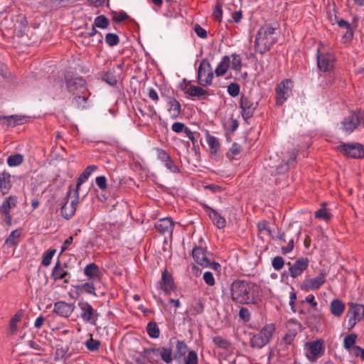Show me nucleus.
Here are the masks:
<instances>
[{
  "label": "nucleus",
  "instance_id": "f257e3e1",
  "mask_svg": "<svg viewBox=\"0 0 364 364\" xmlns=\"http://www.w3.org/2000/svg\"><path fill=\"white\" fill-rule=\"evenodd\" d=\"M232 301L237 304H254L259 299L257 286L245 280H235L230 286Z\"/></svg>",
  "mask_w": 364,
  "mask_h": 364
},
{
  "label": "nucleus",
  "instance_id": "f03ea898",
  "mask_svg": "<svg viewBox=\"0 0 364 364\" xmlns=\"http://www.w3.org/2000/svg\"><path fill=\"white\" fill-rule=\"evenodd\" d=\"M278 26L269 24L262 26L257 31L255 41V50L256 52L264 54L269 51L272 46L277 41L276 31Z\"/></svg>",
  "mask_w": 364,
  "mask_h": 364
},
{
  "label": "nucleus",
  "instance_id": "7ed1b4c3",
  "mask_svg": "<svg viewBox=\"0 0 364 364\" xmlns=\"http://www.w3.org/2000/svg\"><path fill=\"white\" fill-rule=\"evenodd\" d=\"M274 331L275 326L273 323L265 325L258 333L251 336L250 341V346L253 348H262L269 343Z\"/></svg>",
  "mask_w": 364,
  "mask_h": 364
},
{
  "label": "nucleus",
  "instance_id": "20e7f679",
  "mask_svg": "<svg viewBox=\"0 0 364 364\" xmlns=\"http://www.w3.org/2000/svg\"><path fill=\"white\" fill-rule=\"evenodd\" d=\"M364 127V112H351L341 123V127L346 133H351L359 127Z\"/></svg>",
  "mask_w": 364,
  "mask_h": 364
},
{
  "label": "nucleus",
  "instance_id": "39448f33",
  "mask_svg": "<svg viewBox=\"0 0 364 364\" xmlns=\"http://www.w3.org/2000/svg\"><path fill=\"white\" fill-rule=\"evenodd\" d=\"M77 306L80 311L79 317L85 323L95 326L100 316L98 311L85 301H80Z\"/></svg>",
  "mask_w": 364,
  "mask_h": 364
},
{
  "label": "nucleus",
  "instance_id": "423d86ee",
  "mask_svg": "<svg viewBox=\"0 0 364 364\" xmlns=\"http://www.w3.org/2000/svg\"><path fill=\"white\" fill-rule=\"evenodd\" d=\"M213 71L208 60L203 59L200 63L197 72V80L199 85L203 87L212 84Z\"/></svg>",
  "mask_w": 364,
  "mask_h": 364
},
{
  "label": "nucleus",
  "instance_id": "0eeeda50",
  "mask_svg": "<svg viewBox=\"0 0 364 364\" xmlns=\"http://www.w3.org/2000/svg\"><path fill=\"white\" fill-rule=\"evenodd\" d=\"M364 318V306L360 304H352L347 312V328L351 330Z\"/></svg>",
  "mask_w": 364,
  "mask_h": 364
},
{
  "label": "nucleus",
  "instance_id": "6e6552de",
  "mask_svg": "<svg viewBox=\"0 0 364 364\" xmlns=\"http://www.w3.org/2000/svg\"><path fill=\"white\" fill-rule=\"evenodd\" d=\"M334 57L333 54L326 50L324 46H320L317 50V65L318 68L326 72L333 66Z\"/></svg>",
  "mask_w": 364,
  "mask_h": 364
},
{
  "label": "nucleus",
  "instance_id": "1a4fd4ad",
  "mask_svg": "<svg viewBox=\"0 0 364 364\" xmlns=\"http://www.w3.org/2000/svg\"><path fill=\"white\" fill-rule=\"evenodd\" d=\"M293 82L285 79L279 82L276 88V105L280 106L284 103L291 93Z\"/></svg>",
  "mask_w": 364,
  "mask_h": 364
},
{
  "label": "nucleus",
  "instance_id": "9d476101",
  "mask_svg": "<svg viewBox=\"0 0 364 364\" xmlns=\"http://www.w3.org/2000/svg\"><path fill=\"white\" fill-rule=\"evenodd\" d=\"M18 204V198L16 196H8L4 198L1 206L0 212L4 215L6 224H11V216L10 213Z\"/></svg>",
  "mask_w": 364,
  "mask_h": 364
},
{
  "label": "nucleus",
  "instance_id": "9b49d317",
  "mask_svg": "<svg viewBox=\"0 0 364 364\" xmlns=\"http://www.w3.org/2000/svg\"><path fill=\"white\" fill-rule=\"evenodd\" d=\"M326 274L321 272L314 278L305 279L301 284V289L306 291L318 289L326 282Z\"/></svg>",
  "mask_w": 364,
  "mask_h": 364
},
{
  "label": "nucleus",
  "instance_id": "f8f14e48",
  "mask_svg": "<svg viewBox=\"0 0 364 364\" xmlns=\"http://www.w3.org/2000/svg\"><path fill=\"white\" fill-rule=\"evenodd\" d=\"M338 149L345 155L351 158H364V147L360 144H344L340 145Z\"/></svg>",
  "mask_w": 364,
  "mask_h": 364
},
{
  "label": "nucleus",
  "instance_id": "ddd939ff",
  "mask_svg": "<svg viewBox=\"0 0 364 364\" xmlns=\"http://www.w3.org/2000/svg\"><path fill=\"white\" fill-rule=\"evenodd\" d=\"M74 196L70 203L68 199H66V203L60 208V214L66 219L72 218L75 213L77 205L79 203V193L78 191H74Z\"/></svg>",
  "mask_w": 364,
  "mask_h": 364
},
{
  "label": "nucleus",
  "instance_id": "4468645a",
  "mask_svg": "<svg viewBox=\"0 0 364 364\" xmlns=\"http://www.w3.org/2000/svg\"><path fill=\"white\" fill-rule=\"evenodd\" d=\"M159 289H161L166 295H168L176 290V285L172 276L165 269L161 275L159 283Z\"/></svg>",
  "mask_w": 364,
  "mask_h": 364
},
{
  "label": "nucleus",
  "instance_id": "2eb2a0df",
  "mask_svg": "<svg viewBox=\"0 0 364 364\" xmlns=\"http://www.w3.org/2000/svg\"><path fill=\"white\" fill-rule=\"evenodd\" d=\"M288 265H289V273L291 277L296 278L307 269L309 266V259L306 257H300L297 259L293 264H291V263L289 262Z\"/></svg>",
  "mask_w": 364,
  "mask_h": 364
},
{
  "label": "nucleus",
  "instance_id": "dca6fc26",
  "mask_svg": "<svg viewBox=\"0 0 364 364\" xmlns=\"http://www.w3.org/2000/svg\"><path fill=\"white\" fill-rule=\"evenodd\" d=\"M66 268V264H61L59 261H58L55 263L51 273L52 279L55 281L63 279L65 283H69L70 276Z\"/></svg>",
  "mask_w": 364,
  "mask_h": 364
},
{
  "label": "nucleus",
  "instance_id": "f3484780",
  "mask_svg": "<svg viewBox=\"0 0 364 364\" xmlns=\"http://www.w3.org/2000/svg\"><path fill=\"white\" fill-rule=\"evenodd\" d=\"M307 349L306 356L310 361H315L317 358L322 354L323 342L321 341H314L306 344Z\"/></svg>",
  "mask_w": 364,
  "mask_h": 364
},
{
  "label": "nucleus",
  "instance_id": "a211bd4d",
  "mask_svg": "<svg viewBox=\"0 0 364 364\" xmlns=\"http://www.w3.org/2000/svg\"><path fill=\"white\" fill-rule=\"evenodd\" d=\"M294 338L295 334H287L283 338V340L278 343L277 348L279 356L285 357L290 353L292 350V343Z\"/></svg>",
  "mask_w": 364,
  "mask_h": 364
},
{
  "label": "nucleus",
  "instance_id": "6ab92c4d",
  "mask_svg": "<svg viewBox=\"0 0 364 364\" xmlns=\"http://www.w3.org/2000/svg\"><path fill=\"white\" fill-rule=\"evenodd\" d=\"M192 256L195 262L203 267L208 265V258L211 257L212 254L202 247H196L193 249Z\"/></svg>",
  "mask_w": 364,
  "mask_h": 364
},
{
  "label": "nucleus",
  "instance_id": "aec40b11",
  "mask_svg": "<svg viewBox=\"0 0 364 364\" xmlns=\"http://www.w3.org/2000/svg\"><path fill=\"white\" fill-rule=\"evenodd\" d=\"M75 306L72 304L60 301L54 304L53 312L60 316L68 318L73 314Z\"/></svg>",
  "mask_w": 364,
  "mask_h": 364
},
{
  "label": "nucleus",
  "instance_id": "412c9836",
  "mask_svg": "<svg viewBox=\"0 0 364 364\" xmlns=\"http://www.w3.org/2000/svg\"><path fill=\"white\" fill-rule=\"evenodd\" d=\"M257 103L250 100L248 97L242 95L240 99V107L242 111V117L246 119L250 118L257 107Z\"/></svg>",
  "mask_w": 364,
  "mask_h": 364
},
{
  "label": "nucleus",
  "instance_id": "4be33fe9",
  "mask_svg": "<svg viewBox=\"0 0 364 364\" xmlns=\"http://www.w3.org/2000/svg\"><path fill=\"white\" fill-rule=\"evenodd\" d=\"M84 274L90 281L95 282H100L101 281V271L98 266L95 263H90L85 267Z\"/></svg>",
  "mask_w": 364,
  "mask_h": 364
},
{
  "label": "nucleus",
  "instance_id": "5701e85b",
  "mask_svg": "<svg viewBox=\"0 0 364 364\" xmlns=\"http://www.w3.org/2000/svg\"><path fill=\"white\" fill-rule=\"evenodd\" d=\"M167 110L172 119L177 118L181 112V106L180 102L173 97H166V98Z\"/></svg>",
  "mask_w": 364,
  "mask_h": 364
},
{
  "label": "nucleus",
  "instance_id": "b1692460",
  "mask_svg": "<svg viewBox=\"0 0 364 364\" xmlns=\"http://www.w3.org/2000/svg\"><path fill=\"white\" fill-rule=\"evenodd\" d=\"M173 221L168 218H164L159 220L155 223V228L162 234H167L171 236L173 232Z\"/></svg>",
  "mask_w": 364,
  "mask_h": 364
},
{
  "label": "nucleus",
  "instance_id": "393cba45",
  "mask_svg": "<svg viewBox=\"0 0 364 364\" xmlns=\"http://www.w3.org/2000/svg\"><path fill=\"white\" fill-rule=\"evenodd\" d=\"M97 169V167L95 165L88 166L77 178L76 188L74 191H78L79 192L81 185L85 181H86L88 179V178L92 175V173H94Z\"/></svg>",
  "mask_w": 364,
  "mask_h": 364
},
{
  "label": "nucleus",
  "instance_id": "a878e982",
  "mask_svg": "<svg viewBox=\"0 0 364 364\" xmlns=\"http://www.w3.org/2000/svg\"><path fill=\"white\" fill-rule=\"evenodd\" d=\"M346 309L345 304L338 299H333L330 304V311L334 316L340 317L342 316Z\"/></svg>",
  "mask_w": 364,
  "mask_h": 364
},
{
  "label": "nucleus",
  "instance_id": "bb28decb",
  "mask_svg": "<svg viewBox=\"0 0 364 364\" xmlns=\"http://www.w3.org/2000/svg\"><path fill=\"white\" fill-rule=\"evenodd\" d=\"M296 153L294 151H292L289 154V159L288 161H284V164H281L274 166L275 173L279 174L286 173L289 168V164L291 162H294L296 160ZM272 167L274 168V166Z\"/></svg>",
  "mask_w": 364,
  "mask_h": 364
},
{
  "label": "nucleus",
  "instance_id": "cd10ccee",
  "mask_svg": "<svg viewBox=\"0 0 364 364\" xmlns=\"http://www.w3.org/2000/svg\"><path fill=\"white\" fill-rule=\"evenodd\" d=\"M205 140L210 148V153L212 154H216L219 151L220 146L218 139L207 132L205 134Z\"/></svg>",
  "mask_w": 364,
  "mask_h": 364
},
{
  "label": "nucleus",
  "instance_id": "c85d7f7f",
  "mask_svg": "<svg viewBox=\"0 0 364 364\" xmlns=\"http://www.w3.org/2000/svg\"><path fill=\"white\" fill-rule=\"evenodd\" d=\"M97 282L93 281L87 282L75 286V289L78 291L85 292L91 295H96L95 284Z\"/></svg>",
  "mask_w": 364,
  "mask_h": 364
},
{
  "label": "nucleus",
  "instance_id": "c756f323",
  "mask_svg": "<svg viewBox=\"0 0 364 364\" xmlns=\"http://www.w3.org/2000/svg\"><path fill=\"white\" fill-rule=\"evenodd\" d=\"M230 64V58L228 55L223 57L221 61L219 63L215 68V74L217 76H223L227 72Z\"/></svg>",
  "mask_w": 364,
  "mask_h": 364
},
{
  "label": "nucleus",
  "instance_id": "7c9ffc66",
  "mask_svg": "<svg viewBox=\"0 0 364 364\" xmlns=\"http://www.w3.org/2000/svg\"><path fill=\"white\" fill-rule=\"evenodd\" d=\"M208 215L211 220H213V223L215 225L217 226L218 228H223L226 225L225 219L222 217L218 212H216L213 209H210L208 210Z\"/></svg>",
  "mask_w": 364,
  "mask_h": 364
},
{
  "label": "nucleus",
  "instance_id": "2f4dec72",
  "mask_svg": "<svg viewBox=\"0 0 364 364\" xmlns=\"http://www.w3.org/2000/svg\"><path fill=\"white\" fill-rule=\"evenodd\" d=\"M316 218L322 219L325 221H328L332 218V214L326 208V203H322L321 207L315 213Z\"/></svg>",
  "mask_w": 364,
  "mask_h": 364
},
{
  "label": "nucleus",
  "instance_id": "473e14b6",
  "mask_svg": "<svg viewBox=\"0 0 364 364\" xmlns=\"http://www.w3.org/2000/svg\"><path fill=\"white\" fill-rule=\"evenodd\" d=\"M88 95H76L72 100V105H73L77 109H85L87 108Z\"/></svg>",
  "mask_w": 364,
  "mask_h": 364
},
{
  "label": "nucleus",
  "instance_id": "72a5a7b5",
  "mask_svg": "<svg viewBox=\"0 0 364 364\" xmlns=\"http://www.w3.org/2000/svg\"><path fill=\"white\" fill-rule=\"evenodd\" d=\"M338 25L339 27L344 28L346 29V32L344 35V37L347 40H351L353 37V31H354V28L352 26V25L343 19H341L340 21H338Z\"/></svg>",
  "mask_w": 364,
  "mask_h": 364
},
{
  "label": "nucleus",
  "instance_id": "f704fd0d",
  "mask_svg": "<svg viewBox=\"0 0 364 364\" xmlns=\"http://www.w3.org/2000/svg\"><path fill=\"white\" fill-rule=\"evenodd\" d=\"M357 335L355 333L349 334L344 338L343 347L350 352L355 346Z\"/></svg>",
  "mask_w": 364,
  "mask_h": 364
},
{
  "label": "nucleus",
  "instance_id": "c9c22d12",
  "mask_svg": "<svg viewBox=\"0 0 364 364\" xmlns=\"http://www.w3.org/2000/svg\"><path fill=\"white\" fill-rule=\"evenodd\" d=\"M230 58H232V60H230V64L231 68L237 72L240 71L242 68V58L240 55L236 53H233Z\"/></svg>",
  "mask_w": 364,
  "mask_h": 364
},
{
  "label": "nucleus",
  "instance_id": "e433bc0d",
  "mask_svg": "<svg viewBox=\"0 0 364 364\" xmlns=\"http://www.w3.org/2000/svg\"><path fill=\"white\" fill-rule=\"evenodd\" d=\"M148 335L152 338H157L159 336L160 331L158 326L154 322H149L146 326Z\"/></svg>",
  "mask_w": 364,
  "mask_h": 364
},
{
  "label": "nucleus",
  "instance_id": "4c0bfd02",
  "mask_svg": "<svg viewBox=\"0 0 364 364\" xmlns=\"http://www.w3.org/2000/svg\"><path fill=\"white\" fill-rule=\"evenodd\" d=\"M23 161V156L21 154L11 155L7 159V164L9 166L14 167L20 165Z\"/></svg>",
  "mask_w": 364,
  "mask_h": 364
},
{
  "label": "nucleus",
  "instance_id": "58836bf2",
  "mask_svg": "<svg viewBox=\"0 0 364 364\" xmlns=\"http://www.w3.org/2000/svg\"><path fill=\"white\" fill-rule=\"evenodd\" d=\"M257 229L260 234L273 238L272 230L268 226L267 223L266 221H259L257 223Z\"/></svg>",
  "mask_w": 364,
  "mask_h": 364
},
{
  "label": "nucleus",
  "instance_id": "ea45409f",
  "mask_svg": "<svg viewBox=\"0 0 364 364\" xmlns=\"http://www.w3.org/2000/svg\"><path fill=\"white\" fill-rule=\"evenodd\" d=\"M161 359L166 363H171L173 360L172 350L171 348H162L159 349Z\"/></svg>",
  "mask_w": 364,
  "mask_h": 364
},
{
  "label": "nucleus",
  "instance_id": "a19ab883",
  "mask_svg": "<svg viewBox=\"0 0 364 364\" xmlns=\"http://www.w3.org/2000/svg\"><path fill=\"white\" fill-rule=\"evenodd\" d=\"M85 346L90 351L95 352L99 350L100 342L90 337V338L85 342Z\"/></svg>",
  "mask_w": 364,
  "mask_h": 364
},
{
  "label": "nucleus",
  "instance_id": "79ce46f5",
  "mask_svg": "<svg viewBox=\"0 0 364 364\" xmlns=\"http://www.w3.org/2000/svg\"><path fill=\"white\" fill-rule=\"evenodd\" d=\"M21 235V232L18 230H15L12 231L9 236V237L6 240L5 243L6 245H14L18 242V239Z\"/></svg>",
  "mask_w": 364,
  "mask_h": 364
},
{
  "label": "nucleus",
  "instance_id": "37998d69",
  "mask_svg": "<svg viewBox=\"0 0 364 364\" xmlns=\"http://www.w3.org/2000/svg\"><path fill=\"white\" fill-rule=\"evenodd\" d=\"M207 94V91L196 85H191L188 92L191 97H201Z\"/></svg>",
  "mask_w": 364,
  "mask_h": 364
},
{
  "label": "nucleus",
  "instance_id": "c03bdc74",
  "mask_svg": "<svg viewBox=\"0 0 364 364\" xmlns=\"http://www.w3.org/2000/svg\"><path fill=\"white\" fill-rule=\"evenodd\" d=\"M109 21L104 16H99L96 17L94 21V27L100 28H105L107 27Z\"/></svg>",
  "mask_w": 364,
  "mask_h": 364
},
{
  "label": "nucleus",
  "instance_id": "a18cd8bd",
  "mask_svg": "<svg viewBox=\"0 0 364 364\" xmlns=\"http://www.w3.org/2000/svg\"><path fill=\"white\" fill-rule=\"evenodd\" d=\"M55 253V250H47L43 255L42 264L45 267H48L50 264L52 258L53 257Z\"/></svg>",
  "mask_w": 364,
  "mask_h": 364
},
{
  "label": "nucleus",
  "instance_id": "49530a36",
  "mask_svg": "<svg viewBox=\"0 0 364 364\" xmlns=\"http://www.w3.org/2000/svg\"><path fill=\"white\" fill-rule=\"evenodd\" d=\"M185 364H198V355L194 350H190L184 359Z\"/></svg>",
  "mask_w": 364,
  "mask_h": 364
},
{
  "label": "nucleus",
  "instance_id": "de8ad7c7",
  "mask_svg": "<svg viewBox=\"0 0 364 364\" xmlns=\"http://www.w3.org/2000/svg\"><path fill=\"white\" fill-rule=\"evenodd\" d=\"M105 41L109 46H114L119 43V39L117 34L109 33L106 35Z\"/></svg>",
  "mask_w": 364,
  "mask_h": 364
},
{
  "label": "nucleus",
  "instance_id": "09e8293b",
  "mask_svg": "<svg viewBox=\"0 0 364 364\" xmlns=\"http://www.w3.org/2000/svg\"><path fill=\"white\" fill-rule=\"evenodd\" d=\"M272 265L275 270L279 271L284 267V261L282 257L277 256L273 258Z\"/></svg>",
  "mask_w": 364,
  "mask_h": 364
},
{
  "label": "nucleus",
  "instance_id": "8fccbe9b",
  "mask_svg": "<svg viewBox=\"0 0 364 364\" xmlns=\"http://www.w3.org/2000/svg\"><path fill=\"white\" fill-rule=\"evenodd\" d=\"M228 92L232 97H236L240 93V86L238 84L232 82L228 86Z\"/></svg>",
  "mask_w": 364,
  "mask_h": 364
},
{
  "label": "nucleus",
  "instance_id": "3c124183",
  "mask_svg": "<svg viewBox=\"0 0 364 364\" xmlns=\"http://www.w3.org/2000/svg\"><path fill=\"white\" fill-rule=\"evenodd\" d=\"M156 152L158 159L161 161L163 163L166 162L167 160H168L171 158V156L168 154V152L162 149H160V148L156 149Z\"/></svg>",
  "mask_w": 364,
  "mask_h": 364
},
{
  "label": "nucleus",
  "instance_id": "603ef678",
  "mask_svg": "<svg viewBox=\"0 0 364 364\" xmlns=\"http://www.w3.org/2000/svg\"><path fill=\"white\" fill-rule=\"evenodd\" d=\"M213 343L220 348H228L229 346L228 341L221 336H215L213 338Z\"/></svg>",
  "mask_w": 364,
  "mask_h": 364
},
{
  "label": "nucleus",
  "instance_id": "864d4df0",
  "mask_svg": "<svg viewBox=\"0 0 364 364\" xmlns=\"http://www.w3.org/2000/svg\"><path fill=\"white\" fill-rule=\"evenodd\" d=\"M21 316L20 314H15L11 319L9 324V329L11 333H14L17 329V323L21 321Z\"/></svg>",
  "mask_w": 364,
  "mask_h": 364
},
{
  "label": "nucleus",
  "instance_id": "5fc2aeb1",
  "mask_svg": "<svg viewBox=\"0 0 364 364\" xmlns=\"http://www.w3.org/2000/svg\"><path fill=\"white\" fill-rule=\"evenodd\" d=\"M164 166L166 168H168L171 172L172 173H179L180 169L176 165L174 161L170 158L168 160H167L166 162L164 163Z\"/></svg>",
  "mask_w": 364,
  "mask_h": 364
},
{
  "label": "nucleus",
  "instance_id": "6e6d98bb",
  "mask_svg": "<svg viewBox=\"0 0 364 364\" xmlns=\"http://www.w3.org/2000/svg\"><path fill=\"white\" fill-rule=\"evenodd\" d=\"M177 355L181 357L186 355L188 346L183 341H178L176 345Z\"/></svg>",
  "mask_w": 364,
  "mask_h": 364
},
{
  "label": "nucleus",
  "instance_id": "4d7b16f0",
  "mask_svg": "<svg viewBox=\"0 0 364 364\" xmlns=\"http://www.w3.org/2000/svg\"><path fill=\"white\" fill-rule=\"evenodd\" d=\"M205 283L209 286H213L215 283L213 274L211 272H205L203 276Z\"/></svg>",
  "mask_w": 364,
  "mask_h": 364
},
{
  "label": "nucleus",
  "instance_id": "13d9d810",
  "mask_svg": "<svg viewBox=\"0 0 364 364\" xmlns=\"http://www.w3.org/2000/svg\"><path fill=\"white\" fill-rule=\"evenodd\" d=\"M224 126L227 130L232 133L238 127V122L236 119H231L229 122H226Z\"/></svg>",
  "mask_w": 364,
  "mask_h": 364
},
{
  "label": "nucleus",
  "instance_id": "bf43d9fd",
  "mask_svg": "<svg viewBox=\"0 0 364 364\" xmlns=\"http://www.w3.org/2000/svg\"><path fill=\"white\" fill-rule=\"evenodd\" d=\"M208 265L207 266H203V267H205V268H210L218 272H220V270H221V266L220 264L218 263V262H214L213 261V255L211 256V257H209L208 258Z\"/></svg>",
  "mask_w": 364,
  "mask_h": 364
},
{
  "label": "nucleus",
  "instance_id": "052dcab7",
  "mask_svg": "<svg viewBox=\"0 0 364 364\" xmlns=\"http://www.w3.org/2000/svg\"><path fill=\"white\" fill-rule=\"evenodd\" d=\"M97 186L102 191L105 190L107 187V178L104 176H97L95 178Z\"/></svg>",
  "mask_w": 364,
  "mask_h": 364
},
{
  "label": "nucleus",
  "instance_id": "680f3d73",
  "mask_svg": "<svg viewBox=\"0 0 364 364\" xmlns=\"http://www.w3.org/2000/svg\"><path fill=\"white\" fill-rule=\"evenodd\" d=\"M23 117L18 115H11L7 117V121L10 125L15 126L16 124H21Z\"/></svg>",
  "mask_w": 364,
  "mask_h": 364
},
{
  "label": "nucleus",
  "instance_id": "e2e57ef3",
  "mask_svg": "<svg viewBox=\"0 0 364 364\" xmlns=\"http://www.w3.org/2000/svg\"><path fill=\"white\" fill-rule=\"evenodd\" d=\"M213 16L218 21H221L223 16V9L220 4H216L213 9Z\"/></svg>",
  "mask_w": 364,
  "mask_h": 364
},
{
  "label": "nucleus",
  "instance_id": "0e129e2a",
  "mask_svg": "<svg viewBox=\"0 0 364 364\" xmlns=\"http://www.w3.org/2000/svg\"><path fill=\"white\" fill-rule=\"evenodd\" d=\"M349 353L364 360V349L361 347L356 346Z\"/></svg>",
  "mask_w": 364,
  "mask_h": 364
},
{
  "label": "nucleus",
  "instance_id": "69168bd1",
  "mask_svg": "<svg viewBox=\"0 0 364 364\" xmlns=\"http://www.w3.org/2000/svg\"><path fill=\"white\" fill-rule=\"evenodd\" d=\"M186 127L185 126V124L183 123L177 122H174L172 124L171 129L173 132H174L176 133H181L184 131Z\"/></svg>",
  "mask_w": 364,
  "mask_h": 364
},
{
  "label": "nucleus",
  "instance_id": "338daca9",
  "mask_svg": "<svg viewBox=\"0 0 364 364\" xmlns=\"http://www.w3.org/2000/svg\"><path fill=\"white\" fill-rule=\"evenodd\" d=\"M191 85H192L191 84L190 81L183 79V81L180 83L179 87L182 91H183L186 94L188 95Z\"/></svg>",
  "mask_w": 364,
  "mask_h": 364
},
{
  "label": "nucleus",
  "instance_id": "774afa93",
  "mask_svg": "<svg viewBox=\"0 0 364 364\" xmlns=\"http://www.w3.org/2000/svg\"><path fill=\"white\" fill-rule=\"evenodd\" d=\"M194 31L198 37L201 38H205L207 37V31L200 26L196 24L194 26Z\"/></svg>",
  "mask_w": 364,
  "mask_h": 364
}]
</instances>
